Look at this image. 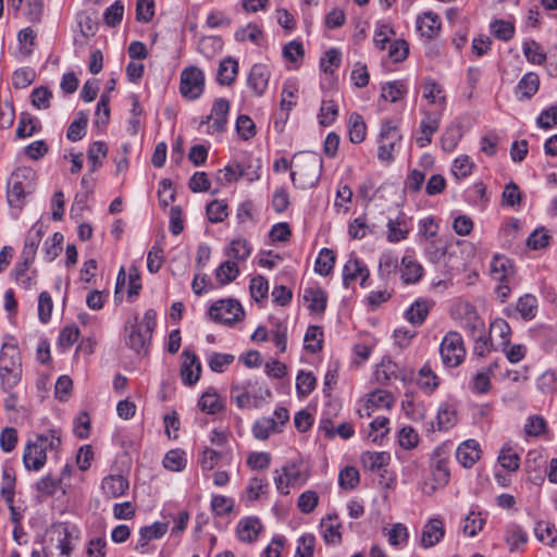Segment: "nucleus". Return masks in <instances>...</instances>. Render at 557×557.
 Instances as JSON below:
<instances>
[{
	"mask_svg": "<svg viewBox=\"0 0 557 557\" xmlns=\"http://www.w3.org/2000/svg\"><path fill=\"white\" fill-rule=\"evenodd\" d=\"M295 170L290 178L295 187L307 189L314 187L321 176L323 160L317 152H298L294 156Z\"/></svg>",
	"mask_w": 557,
	"mask_h": 557,
	"instance_id": "f257e3e1",
	"label": "nucleus"
},
{
	"mask_svg": "<svg viewBox=\"0 0 557 557\" xmlns=\"http://www.w3.org/2000/svg\"><path fill=\"white\" fill-rule=\"evenodd\" d=\"M42 552L45 557H69L72 547V534L66 523H54L42 539Z\"/></svg>",
	"mask_w": 557,
	"mask_h": 557,
	"instance_id": "f03ea898",
	"label": "nucleus"
},
{
	"mask_svg": "<svg viewBox=\"0 0 557 557\" xmlns=\"http://www.w3.org/2000/svg\"><path fill=\"white\" fill-rule=\"evenodd\" d=\"M208 313L212 321L232 326L243 319L245 311L238 300L230 298L213 302Z\"/></svg>",
	"mask_w": 557,
	"mask_h": 557,
	"instance_id": "7ed1b4c3",
	"label": "nucleus"
},
{
	"mask_svg": "<svg viewBox=\"0 0 557 557\" xmlns=\"http://www.w3.org/2000/svg\"><path fill=\"white\" fill-rule=\"evenodd\" d=\"M403 136L398 127L391 120H385L381 124L379 134L377 158L383 162L394 160L393 152L397 144L400 143Z\"/></svg>",
	"mask_w": 557,
	"mask_h": 557,
	"instance_id": "20e7f679",
	"label": "nucleus"
},
{
	"mask_svg": "<svg viewBox=\"0 0 557 557\" xmlns=\"http://www.w3.org/2000/svg\"><path fill=\"white\" fill-rule=\"evenodd\" d=\"M440 354L445 366H459L466 355L461 335L457 332H448L440 345Z\"/></svg>",
	"mask_w": 557,
	"mask_h": 557,
	"instance_id": "39448f33",
	"label": "nucleus"
},
{
	"mask_svg": "<svg viewBox=\"0 0 557 557\" xmlns=\"http://www.w3.org/2000/svg\"><path fill=\"white\" fill-rule=\"evenodd\" d=\"M205 89V74L195 66L185 67L181 73L180 91L183 97L189 100L198 99Z\"/></svg>",
	"mask_w": 557,
	"mask_h": 557,
	"instance_id": "423d86ee",
	"label": "nucleus"
},
{
	"mask_svg": "<svg viewBox=\"0 0 557 557\" xmlns=\"http://www.w3.org/2000/svg\"><path fill=\"white\" fill-rule=\"evenodd\" d=\"M35 260V243L33 239L27 238L25 242V246L21 253V260L16 263L13 270V276L17 284L23 286L24 288H30L32 286V277L26 274L29 267L33 264Z\"/></svg>",
	"mask_w": 557,
	"mask_h": 557,
	"instance_id": "0eeeda50",
	"label": "nucleus"
},
{
	"mask_svg": "<svg viewBox=\"0 0 557 557\" xmlns=\"http://www.w3.org/2000/svg\"><path fill=\"white\" fill-rule=\"evenodd\" d=\"M60 445V436L57 435L54 430L49 431V434L47 435H37V471L44 467L48 459V455H50L54 460L58 459Z\"/></svg>",
	"mask_w": 557,
	"mask_h": 557,
	"instance_id": "6e6552de",
	"label": "nucleus"
},
{
	"mask_svg": "<svg viewBox=\"0 0 557 557\" xmlns=\"http://www.w3.org/2000/svg\"><path fill=\"white\" fill-rule=\"evenodd\" d=\"M182 358L180 370L182 382L184 385L193 386L199 381L201 374L200 360L194 351L187 348L183 350Z\"/></svg>",
	"mask_w": 557,
	"mask_h": 557,
	"instance_id": "1a4fd4ad",
	"label": "nucleus"
},
{
	"mask_svg": "<svg viewBox=\"0 0 557 557\" xmlns=\"http://www.w3.org/2000/svg\"><path fill=\"white\" fill-rule=\"evenodd\" d=\"M270 76L271 73L267 65L256 63L251 66L247 77V85L255 97H261L265 92Z\"/></svg>",
	"mask_w": 557,
	"mask_h": 557,
	"instance_id": "9d476101",
	"label": "nucleus"
},
{
	"mask_svg": "<svg viewBox=\"0 0 557 557\" xmlns=\"http://www.w3.org/2000/svg\"><path fill=\"white\" fill-rule=\"evenodd\" d=\"M20 177H23L20 173H12L8 181V202L13 208H22L25 198L33 193L32 187L22 185Z\"/></svg>",
	"mask_w": 557,
	"mask_h": 557,
	"instance_id": "9b49d317",
	"label": "nucleus"
},
{
	"mask_svg": "<svg viewBox=\"0 0 557 557\" xmlns=\"http://www.w3.org/2000/svg\"><path fill=\"white\" fill-rule=\"evenodd\" d=\"M128 332L126 338V345L136 351L137 354L144 352L145 355L148 352V345L151 341V333H148L137 323V318H135V323L126 327Z\"/></svg>",
	"mask_w": 557,
	"mask_h": 557,
	"instance_id": "f8f14e48",
	"label": "nucleus"
},
{
	"mask_svg": "<svg viewBox=\"0 0 557 557\" xmlns=\"http://www.w3.org/2000/svg\"><path fill=\"white\" fill-rule=\"evenodd\" d=\"M230 112V101L225 98H218L211 109L213 123L209 126L208 133H222L227 124V115Z\"/></svg>",
	"mask_w": 557,
	"mask_h": 557,
	"instance_id": "ddd939ff",
	"label": "nucleus"
},
{
	"mask_svg": "<svg viewBox=\"0 0 557 557\" xmlns=\"http://www.w3.org/2000/svg\"><path fill=\"white\" fill-rule=\"evenodd\" d=\"M262 524L257 517H246L238 521L236 533L242 542L252 543L258 539Z\"/></svg>",
	"mask_w": 557,
	"mask_h": 557,
	"instance_id": "4468645a",
	"label": "nucleus"
},
{
	"mask_svg": "<svg viewBox=\"0 0 557 557\" xmlns=\"http://www.w3.org/2000/svg\"><path fill=\"white\" fill-rule=\"evenodd\" d=\"M445 529L443 521L437 518L430 519L424 525L421 534V545L430 548L437 544L444 536Z\"/></svg>",
	"mask_w": 557,
	"mask_h": 557,
	"instance_id": "2eb2a0df",
	"label": "nucleus"
},
{
	"mask_svg": "<svg viewBox=\"0 0 557 557\" xmlns=\"http://www.w3.org/2000/svg\"><path fill=\"white\" fill-rule=\"evenodd\" d=\"M480 451L475 440H467L457 447L456 458L465 468H471L479 460Z\"/></svg>",
	"mask_w": 557,
	"mask_h": 557,
	"instance_id": "dca6fc26",
	"label": "nucleus"
},
{
	"mask_svg": "<svg viewBox=\"0 0 557 557\" xmlns=\"http://www.w3.org/2000/svg\"><path fill=\"white\" fill-rule=\"evenodd\" d=\"M386 226L389 243H399L408 237L409 227L405 213L399 212L395 219H388Z\"/></svg>",
	"mask_w": 557,
	"mask_h": 557,
	"instance_id": "f3484780",
	"label": "nucleus"
},
{
	"mask_svg": "<svg viewBox=\"0 0 557 557\" xmlns=\"http://www.w3.org/2000/svg\"><path fill=\"white\" fill-rule=\"evenodd\" d=\"M539 87V75L533 72H529L524 74L518 82L515 88V92L519 100H527L532 98L537 92Z\"/></svg>",
	"mask_w": 557,
	"mask_h": 557,
	"instance_id": "a211bd4d",
	"label": "nucleus"
},
{
	"mask_svg": "<svg viewBox=\"0 0 557 557\" xmlns=\"http://www.w3.org/2000/svg\"><path fill=\"white\" fill-rule=\"evenodd\" d=\"M0 368L21 369L20 351L13 338L4 342L0 350Z\"/></svg>",
	"mask_w": 557,
	"mask_h": 557,
	"instance_id": "6ab92c4d",
	"label": "nucleus"
},
{
	"mask_svg": "<svg viewBox=\"0 0 557 557\" xmlns=\"http://www.w3.org/2000/svg\"><path fill=\"white\" fill-rule=\"evenodd\" d=\"M304 300L310 302V311L323 313L326 309L327 294L320 286L307 287L304 289Z\"/></svg>",
	"mask_w": 557,
	"mask_h": 557,
	"instance_id": "aec40b11",
	"label": "nucleus"
},
{
	"mask_svg": "<svg viewBox=\"0 0 557 557\" xmlns=\"http://www.w3.org/2000/svg\"><path fill=\"white\" fill-rule=\"evenodd\" d=\"M128 487V481L123 475H108L101 482L104 495L111 498L124 495Z\"/></svg>",
	"mask_w": 557,
	"mask_h": 557,
	"instance_id": "412c9836",
	"label": "nucleus"
},
{
	"mask_svg": "<svg viewBox=\"0 0 557 557\" xmlns=\"http://www.w3.org/2000/svg\"><path fill=\"white\" fill-rule=\"evenodd\" d=\"M169 525L166 522L156 521L151 525L141 527L139 530V540L136 549L146 546L150 541L161 539L168 532Z\"/></svg>",
	"mask_w": 557,
	"mask_h": 557,
	"instance_id": "4be33fe9",
	"label": "nucleus"
},
{
	"mask_svg": "<svg viewBox=\"0 0 557 557\" xmlns=\"http://www.w3.org/2000/svg\"><path fill=\"white\" fill-rule=\"evenodd\" d=\"M238 73V62L232 57H227L219 64L216 81L220 85H232Z\"/></svg>",
	"mask_w": 557,
	"mask_h": 557,
	"instance_id": "5701e85b",
	"label": "nucleus"
},
{
	"mask_svg": "<svg viewBox=\"0 0 557 557\" xmlns=\"http://www.w3.org/2000/svg\"><path fill=\"white\" fill-rule=\"evenodd\" d=\"M401 265V280L405 284H416L421 280L423 275V268L410 256L403 257Z\"/></svg>",
	"mask_w": 557,
	"mask_h": 557,
	"instance_id": "b1692460",
	"label": "nucleus"
},
{
	"mask_svg": "<svg viewBox=\"0 0 557 557\" xmlns=\"http://www.w3.org/2000/svg\"><path fill=\"white\" fill-rule=\"evenodd\" d=\"M17 51L15 53V57L20 61H24L28 59L34 50L35 46V35L30 27H26L18 32L17 34Z\"/></svg>",
	"mask_w": 557,
	"mask_h": 557,
	"instance_id": "393cba45",
	"label": "nucleus"
},
{
	"mask_svg": "<svg viewBox=\"0 0 557 557\" xmlns=\"http://www.w3.org/2000/svg\"><path fill=\"white\" fill-rule=\"evenodd\" d=\"M375 381L380 385H386L392 377L400 379L406 381V375H398V366L391 359H383L382 362L376 367L374 372Z\"/></svg>",
	"mask_w": 557,
	"mask_h": 557,
	"instance_id": "a878e982",
	"label": "nucleus"
},
{
	"mask_svg": "<svg viewBox=\"0 0 557 557\" xmlns=\"http://www.w3.org/2000/svg\"><path fill=\"white\" fill-rule=\"evenodd\" d=\"M440 122V115L431 114L429 112L425 113V116L420 124L423 136L417 139V143L420 147H425L431 144L432 135L437 132Z\"/></svg>",
	"mask_w": 557,
	"mask_h": 557,
	"instance_id": "bb28decb",
	"label": "nucleus"
},
{
	"mask_svg": "<svg viewBox=\"0 0 557 557\" xmlns=\"http://www.w3.org/2000/svg\"><path fill=\"white\" fill-rule=\"evenodd\" d=\"M441 28L438 15L429 11L423 13V17H418L417 29L422 36L433 38Z\"/></svg>",
	"mask_w": 557,
	"mask_h": 557,
	"instance_id": "cd10ccee",
	"label": "nucleus"
},
{
	"mask_svg": "<svg viewBox=\"0 0 557 557\" xmlns=\"http://www.w3.org/2000/svg\"><path fill=\"white\" fill-rule=\"evenodd\" d=\"M432 476L433 481L437 486H445L449 482V470L447 467V460L441 458L437 451L432 457Z\"/></svg>",
	"mask_w": 557,
	"mask_h": 557,
	"instance_id": "c85d7f7f",
	"label": "nucleus"
},
{
	"mask_svg": "<svg viewBox=\"0 0 557 557\" xmlns=\"http://www.w3.org/2000/svg\"><path fill=\"white\" fill-rule=\"evenodd\" d=\"M429 310L430 306L428 301L418 299L406 310L405 318L413 325H421L425 321Z\"/></svg>",
	"mask_w": 557,
	"mask_h": 557,
	"instance_id": "c756f323",
	"label": "nucleus"
},
{
	"mask_svg": "<svg viewBox=\"0 0 557 557\" xmlns=\"http://www.w3.org/2000/svg\"><path fill=\"white\" fill-rule=\"evenodd\" d=\"M349 139L354 144H360L366 139L367 126L361 114L352 112L348 120Z\"/></svg>",
	"mask_w": 557,
	"mask_h": 557,
	"instance_id": "7c9ffc66",
	"label": "nucleus"
},
{
	"mask_svg": "<svg viewBox=\"0 0 557 557\" xmlns=\"http://www.w3.org/2000/svg\"><path fill=\"white\" fill-rule=\"evenodd\" d=\"M88 124V114L85 111H79L74 121L70 124L66 131V138L71 141H78L86 135Z\"/></svg>",
	"mask_w": 557,
	"mask_h": 557,
	"instance_id": "2f4dec72",
	"label": "nucleus"
},
{
	"mask_svg": "<svg viewBox=\"0 0 557 557\" xmlns=\"http://www.w3.org/2000/svg\"><path fill=\"white\" fill-rule=\"evenodd\" d=\"M417 384L421 389L431 394L433 393L440 385V379L432 370L429 363H425L419 370V377L417 380Z\"/></svg>",
	"mask_w": 557,
	"mask_h": 557,
	"instance_id": "473e14b6",
	"label": "nucleus"
},
{
	"mask_svg": "<svg viewBox=\"0 0 557 557\" xmlns=\"http://www.w3.org/2000/svg\"><path fill=\"white\" fill-rule=\"evenodd\" d=\"M362 463L371 471H376L387 466L391 455L387 451H366L361 456Z\"/></svg>",
	"mask_w": 557,
	"mask_h": 557,
	"instance_id": "72a5a7b5",
	"label": "nucleus"
},
{
	"mask_svg": "<svg viewBox=\"0 0 557 557\" xmlns=\"http://www.w3.org/2000/svg\"><path fill=\"white\" fill-rule=\"evenodd\" d=\"M517 311L525 321L535 318L537 312V299L534 295L525 294L518 299Z\"/></svg>",
	"mask_w": 557,
	"mask_h": 557,
	"instance_id": "f704fd0d",
	"label": "nucleus"
},
{
	"mask_svg": "<svg viewBox=\"0 0 557 557\" xmlns=\"http://www.w3.org/2000/svg\"><path fill=\"white\" fill-rule=\"evenodd\" d=\"M335 265V253L332 249L322 248L314 263V271L322 276L329 275Z\"/></svg>",
	"mask_w": 557,
	"mask_h": 557,
	"instance_id": "c9c22d12",
	"label": "nucleus"
},
{
	"mask_svg": "<svg viewBox=\"0 0 557 557\" xmlns=\"http://www.w3.org/2000/svg\"><path fill=\"white\" fill-rule=\"evenodd\" d=\"M271 432H281L277 422L273 418H261L253 423L252 433L258 440L269 438Z\"/></svg>",
	"mask_w": 557,
	"mask_h": 557,
	"instance_id": "e433bc0d",
	"label": "nucleus"
},
{
	"mask_svg": "<svg viewBox=\"0 0 557 557\" xmlns=\"http://www.w3.org/2000/svg\"><path fill=\"white\" fill-rule=\"evenodd\" d=\"M304 339L306 343H308V344H305L306 350H308L312 354H317L322 350L323 332L320 326H318V325L308 326Z\"/></svg>",
	"mask_w": 557,
	"mask_h": 557,
	"instance_id": "4c0bfd02",
	"label": "nucleus"
},
{
	"mask_svg": "<svg viewBox=\"0 0 557 557\" xmlns=\"http://www.w3.org/2000/svg\"><path fill=\"white\" fill-rule=\"evenodd\" d=\"M505 541L510 546V550H515L527 543L528 535L520 525L511 523L506 529Z\"/></svg>",
	"mask_w": 557,
	"mask_h": 557,
	"instance_id": "58836bf2",
	"label": "nucleus"
},
{
	"mask_svg": "<svg viewBox=\"0 0 557 557\" xmlns=\"http://www.w3.org/2000/svg\"><path fill=\"white\" fill-rule=\"evenodd\" d=\"M198 406L203 412H207L208 414H215L223 409V404L215 391L205 392L198 401Z\"/></svg>",
	"mask_w": 557,
	"mask_h": 557,
	"instance_id": "ea45409f",
	"label": "nucleus"
},
{
	"mask_svg": "<svg viewBox=\"0 0 557 557\" xmlns=\"http://www.w3.org/2000/svg\"><path fill=\"white\" fill-rule=\"evenodd\" d=\"M251 253L250 244L244 238L233 239L226 249V255L238 261H245Z\"/></svg>",
	"mask_w": 557,
	"mask_h": 557,
	"instance_id": "a19ab883",
	"label": "nucleus"
},
{
	"mask_svg": "<svg viewBox=\"0 0 557 557\" xmlns=\"http://www.w3.org/2000/svg\"><path fill=\"white\" fill-rule=\"evenodd\" d=\"M536 539L549 546H553L557 541V529L549 522L540 521L534 528Z\"/></svg>",
	"mask_w": 557,
	"mask_h": 557,
	"instance_id": "79ce46f5",
	"label": "nucleus"
},
{
	"mask_svg": "<svg viewBox=\"0 0 557 557\" xmlns=\"http://www.w3.org/2000/svg\"><path fill=\"white\" fill-rule=\"evenodd\" d=\"M239 274V269L234 261H224L215 270L216 280L221 285L233 282Z\"/></svg>",
	"mask_w": 557,
	"mask_h": 557,
	"instance_id": "37998d69",
	"label": "nucleus"
},
{
	"mask_svg": "<svg viewBox=\"0 0 557 557\" xmlns=\"http://www.w3.org/2000/svg\"><path fill=\"white\" fill-rule=\"evenodd\" d=\"M94 124L98 128H104L110 120V97L102 94L97 103Z\"/></svg>",
	"mask_w": 557,
	"mask_h": 557,
	"instance_id": "c03bdc74",
	"label": "nucleus"
},
{
	"mask_svg": "<svg viewBox=\"0 0 557 557\" xmlns=\"http://www.w3.org/2000/svg\"><path fill=\"white\" fill-rule=\"evenodd\" d=\"M14 486L15 476L11 469H3L1 478L0 495L8 505L13 504L14 500Z\"/></svg>",
	"mask_w": 557,
	"mask_h": 557,
	"instance_id": "a18cd8bd",
	"label": "nucleus"
},
{
	"mask_svg": "<svg viewBox=\"0 0 557 557\" xmlns=\"http://www.w3.org/2000/svg\"><path fill=\"white\" fill-rule=\"evenodd\" d=\"M461 136L462 134L460 125L454 123L450 124L449 126L446 127L444 134L442 135V148L448 152L453 151L458 145Z\"/></svg>",
	"mask_w": 557,
	"mask_h": 557,
	"instance_id": "49530a36",
	"label": "nucleus"
},
{
	"mask_svg": "<svg viewBox=\"0 0 557 557\" xmlns=\"http://www.w3.org/2000/svg\"><path fill=\"white\" fill-rule=\"evenodd\" d=\"M64 240L63 234L55 232L51 238H48L44 244V255L48 262L53 261L62 251V244Z\"/></svg>",
	"mask_w": 557,
	"mask_h": 557,
	"instance_id": "de8ad7c7",
	"label": "nucleus"
},
{
	"mask_svg": "<svg viewBox=\"0 0 557 557\" xmlns=\"http://www.w3.org/2000/svg\"><path fill=\"white\" fill-rule=\"evenodd\" d=\"M394 399L391 393L377 389L370 394L366 407H367V416L369 417L371 413L369 411L370 408H391Z\"/></svg>",
	"mask_w": 557,
	"mask_h": 557,
	"instance_id": "09e8293b",
	"label": "nucleus"
},
{
	"mask_svg": "<svg viewBox=\"0 0 557 557\" xmlns=\"http://www.w3.org/2000/svg\"><path fill=\"white\" fill-rule=\"evenodd\" d=\"M342 63V53L336 48L329 49L320 60V69L325 74H332Z\"/></svg>",
	"mask_w": 557,
	"mask_h": 557,
	"instance_id": "8fccbe9b",
	"label": "nucleus"
},
{
	"mask_svg": "<svg viewBox=\"0 0 557 557\" xmlns=\"http://www.w3.org/2000/svg\"><path fill=\"white\" fill-rule=\"evenodd\" d=\"M407 92L405 84L400 81L388 82L382 86L381 97L391 102H396Z\"/></svg>",
	"mask_w": 557,
	"mask_h": 557,
	"instance_id": "3c124183",
	"label": "nucleus"
},
{
	"mask_svg": "<svg viewBox=\"0 0 557 557\" xmlns=\"http://www.w3.org/2000/svg\"><path fill=\"white\" fill-rule=\"evenodd\" d=\"M186 463L185 453L181 449H172L163 458L164 468L171 471H182Z\"/></svg>",
	"mask_w": 557,
	"mask_h": 557,
	"instance_id": "603ef678",
	"label": "nucleus"
},
{
	"mask_svg": "<svg viewBox=\"0 0 557 557\" xmlns=\"http://www.w3.org/2000/svg\"><path fill=\"white\" fill-rule=\"evenodd\" d=\"M436 418L440 430H449L456 423V410L451 405L444 403L440 406Z\"/></svg>",
	"mask_w": 557,
	"mask_h": 557,
	"instance_id": "864d4df0",
	"label": "nucleus"
},
{
	"mask_svg": "<svg viewBox=\"0 0 557 557\" xmlns=\"http://www.w3.org/2000/svg\"><path fill=\"white\" fill-rule=\"evenodd\" d=\"M363 265L362 261L355 256H351L345 263L343 268V284L346 288L349 286L351 281H355L358 277V273L362 272Z\"/></svg>",
	"mask_w": 557,
	"mask_h": 557,
	"instance_id": "5fc2aeb1",
	"label": "nucleus"
},
{
	"mask_svg": "<svg viewBox=\"0 0 557 557\" xmlns=\"http://www.w3.org/2000/svg\"><path fill=\"white\" fill-rule=\"evenodd\" d=\"M206 212L208 220L211 223H221L228 215L227 205L218 199H214L207 205Z\"/></svg>",
	"mask_w": 557,
	"mask_h": 557,
	"instance_id": "6e6d98bb",
	"label": "nucleus"
},
{
	"mask_svg": "<svg viewBox=\"0 0 557 557\" xmlns=\"http://www.w3.org/2000/svg\"><path fill=\"white\" fill-rule=\"evenodd\" d=\"M491 33L494 37L503 41H509L515 34V26L512 23L504 20H495L491 23Z\"/></svg>",
	"mask_w": 557,
	"mask_h": 557,
	"instance_id": "4d7b16f0",
	"label": "nucleus"
},
{
	"mask_svg": "<svg viewBox=\"0 0 557 557\" xmlns=\"http://www.w3.org/2000/svg\"><path fill=\"white\" fill-rule=\"evenodd\" d=\"M315 377L311 372L299 371L296 377V389L300 397H306L312 393L315 387Z\"/></svg>",
	"mask_w": 557,
	"mask_h": 557,
	"instance_id": "13d9d810",
	"label": "nucleus"
},
{
	"mask_svg": "<svg viewBox=\"0 0 557 557\" xmlns=\"http://www.w3.org/2000/svg\"><path fill=\"white\" fill-rule=\"evenodd\" d=\"M250 382L246 384H233L231 387V398L236 403L240 409L247 408L250 405Z\"/></svg>",
	"mask_w": 557,
	"mask_h": 557,
	"instance_id": "bf43d9fd",
	"label": "nucleus"
},
{
	"mask_svg": "<svg viewBox=\"0 0 557 557\" xmlns=\"http://www.w3.org/2000/svg\"><path fill=\"white\" fill-rule=\"evenodd\" d=\"M123 14L124 4L121 0H116L106 9L103 13V21L109 27H115L122 22Z\"/></svg>",
	"mask_w": 557,
	"mask_h": 557,
	"instance_id": "052dcab7",
	"label": "nucleus"
},
{
	"mask_svg": "<svg viewBox=\"0 0 557 557\" xmlns=\"http://www.w3.org/2000/svg\"><path fill=\"white\" fill-rule=\"evenodd\" d=\"M249 289L251 297L260 302L268 297L269 283L264 276L257 275L251 278Z\"/></svg>",
	"mask_w": 557,
	"mask_h": 557,
	"instance_id": "680f3d73",
	"label": "nucleus"
},
{
	"mask_svg": "<svg viewBox=\"0 0 557 557\" xmlns=\"http://www.w3.org/2000/svg\"><path fill=\"white\" fill-rule=\"evenodd\" d=\"M108 153V147L106 145V143L103 141H94L88 151H87V157H88V161L92 163V166L90 169L91 172H95L101 164L102 162L100 161V157L104 158Z\"/></svg>",
	"mask_w": 557,
	"mask_h": 557,
	"instance_id": "e2e57ef3",
	"label": "nucleus"
},
{
	"mask_svg": "<svg viewBox=\"0 0 557 557\" xmlns=\"http://www.w3.org/2000/svg\"><path fill=\"white\" fill-rule=\"evenodd\" d=\"M491 334H497L500 338L499 345L504 348L510 344L511 330L508 322L504 319H495L491 324Z\"/></svg>",
	"mask_w": 557,
	"mask_h": 557,
	"instance_id": "0e129e2a",
	"label": "nucleus"
},
{
	"mask_svg": "<svg viewBox=\"0 0 557 557\" xmlns=\"http://www.w3.org/2000/svg\"><path fill=\"white\" fill-rule=\"evenodd\" d=\"M35 81V72L32 67H21L15 70L12 76V84L15 88L24 89Z\"/></svg>",
	"mask_w": 557,
	"mask_h": 557,
	"instance_id": "69168bd1",
	"label": "nucleus"
},
{
	"mask_svg": "<svg viewBox=\"0 0 557 557\" xmlns=\"http://www.w3.org/2000/svg\"><path fill=\"white\" fill-rule=\"evenodd\" d=\"M522 49L527 60L533 64H542L546 60L545 53L535 40L525 41Z\"/></svg>",
	"mask_w": 557,
	"mask_h": 557,
	"instance_id": "338daca9",
	"label": "nucleus"
},
{
	"mask_svg": "<svg viewBox=\"0 0 557 557\" xmlns=\"http://www.w3.org/2000/svg\"><path fill=\"white\" fill-rule=\"evenodd\" d=\"M315 537L311 533L301 535L298 539V547L295 557H313Z\"/></svg>",
	"mask_w": 557,
	"mask_h": 557,
	"instance_id": "774afa93",
	"label": "nucleus"
}]
</instances>
